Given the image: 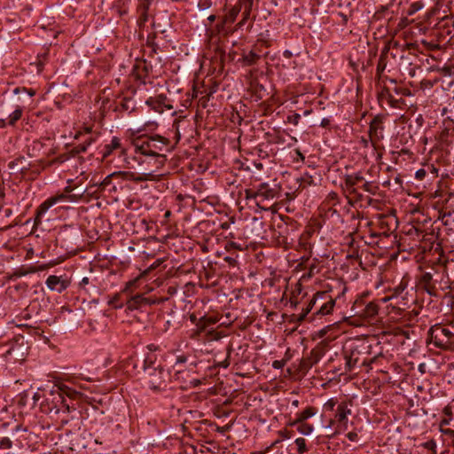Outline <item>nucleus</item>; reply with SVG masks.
Here are the masks:
<instances>
[{
  "label": "nucleus",
  "instance_id": "f257e3e1",
  "mask_svg": "<svg viewBox=\"0 0 454 454\" xmlns=\"http://www.w3.org/2000/svg\"><path fill=\"white\" fill-rule=\"evenodd\" d=\"M169 140L159 135L152 137L138 136L133 140L136 153L154 159L157 168H161L166 161V155L162 153L168 151Z\"/></svg>",
  "mask_w": 454,
  "mask_h": 454
},
{
  "label": "nucleus",
  "instance_id": "f03ea898",
  "mask_svg": "<svg viewBox=\"0 0 454 454\" xmlns=\"http://www.w3.org/2000/svg\"><path fill=\"white\" fill-rule=\"evenodd\" d=\"M370 346L364 340H353L344 348L346 360V371L351 372L360 362L362 365L366 364L362 356L369 353Z\"/></svg>",
  "mask_w": 454,
  "mask_h": 454
},
{
  "label": "nucleus",
  "instance_id": "7ed1b4c3",
  "mask_svg": "<svg viewBox=\"0 0 454 454\" xmlns=\"http://www.w3.org/2000/svg\"><path fill=\"white\" fill-rule=\"evenodd\" d=\"M431 342L442 349L454 350V333L441 325H433L430 330Z\"/></svg>",
  "mask_w": 454,
  "mask_h": 454
},
{
  "label": "nucleus",
  "instance_id": "20e7f679",
  "mask_svg": "<svg viewBox=\"0 0 454 454\" xmlns=\"http://www.w3.org/2000/svg\"><path fill=\"white\" fill-rule=\"evenodd\" d=\"M77 200V197L74 194L59 193L48 198L43 201L36 209V215L35 218V224L38 225L42 223V216L55 204L70 201L74 202Z\"/></svg>",
  "mask_w": 454,
  "mask_h": 454
},
{
  "label": "nucleus",
  "instance_id": "39448f33",
  "mask_svg": "<svg viewBox=\"0 0 454 454\" xmlns=\"http://www.w3.org/2000/svg\"><path fill=\"white\" fill-rule=\"evenodd\" d=\"M145 373L148 376V384L152 389L160 390L166 387L169 373L163 367L149 368V372Z\"/></svg>",
  "mask_w": 454,
  "mask_h": 454
},
{
  "label": "nucleus",
  "instance_id": "423d86ee",
  "mask_svg": "<svg viewBox=\"0 0 454 454\" xmlns=\"http://www.w3.org/2000/svg\"><path fill=\"white\" fill-rule=\"evenodd\" d=\"M384 116L381 114L376 115L370 122L369 126V137L370 143L372 145L376 148L379 142H380L383 137V126Z\"/></svg>",
  "mask_w": 454,
  "mask_h": 454
},
{
  "label": "nucleus",
  "instance_id": "0eeeda50",
  "mask_svg": "<svg viewBox=\"0 0 454 454\" xmlns=\"http://www.w3.org/2000/svg\"><path fill=\"white\" fill-rule=\"evenodd\" d=\"M58 394L59 398L60 399L61 403H63V412H69L70 411V406L67 403H65L64 396H68L70 398H76L80 393L76 390L71 388L70 387L65 385V384H58L54 386V389L51 390V394Z\"/></svg>",
  "mask_w": 454,
  "mask_h": 454
},
{
  "label": "nucleus",
  "instance_id": "6e6552de",
  "mask_svg": "<svg viewBox=\"0 0 454 454\" xmlns=\"http://www.w3.org/2000/svg\"><path fill=\"white\" fill-rule=\"evenodd\" d=\"M46 286L51 290L61 294L70 285V281L63 276L51 275L45 281Z\"/></svg>",
  "mask_w": 454,
  "mask_h": 454
},
{
  "label": "nucleus",
  "instance_id": "1a4fd4ad",
  "mask_svg": "<svg viewBox=\"0 0 454 454\" xmlns=\"http://www.w3.org/2000/svg\"><path fill=\"white\" fill-rule=\"evenodd\" d=\"M351 414V410L348 407L346 403H341L338 405L335 414V421L339 426L347 428L348 416ZM334 420H331V424H333Z\"/></svg>",
  "mask_w": 454,
  "mask_h": 454
},
{
  "label": "nucleus",
  "instance_id": "9d476101",
  "mask_svg": "<svg viewBox=\"0 0 454 454\" xmlns=\"http://www.w3.org/2000/svg\"><path fill=\"white\" fill-rule=\"evenodd\" d=\"M275 194V190L270 188L267 183L260 184L254 192V197H261L262 200L273 199Z\"/></svg>",
  "mask_w": 454,
  "mask_h": 454
},
{
  "label": "nucleus",
  "instance_id": "9b49d317",
  "mask_svg": "<svg viewBox=\"0 0 454 454\" xmlns=\"http://www.w3.org/2000/svg\"><path fill=\"white\" fill-rule=\"evenodd\" d=\"M218 322V318L215 316H203L199 318L196 324L198 333H202L207 329L210 325H213Z\"/></svg>",
  "mask_w": 454,
  "mask_h": 454
},
{
  "label": "nucleus",
  "instance_id": "f8f14e48",
  "mask_svg": "<svg viewBox=\"0 0 454 454\" xmlns=\"http://www.w3.org/2000/svg\"><path fill=\"white\" fill-rule=\"evenodd\" d=\"M400 44L397 42L390 43L388 46H385L382 51L377 65L378 73L383 72L386 68V54L392 49H397Z\"/></svg>",
  "mask_w": 454,
  "mask_h": 454
},
{
  "label": "nucleus",
  "instance_id": "ddd939ff",
  "mask_svg": "<svg viewBox=\"0 0 454 454\" xmlns=\"http://www.w3.org/2000/svg\"><path fill=\"white\" fill-rule=\"evenodd\" d=\"M117 149H121V153H125V149L122 147L120 138L114 137L110 144L105 145L103 157L106 158L113 153V151Z\"/></svg>",
  "mask_w": 454,
  "mask_h": 454
},
{
  "label": "nucleus",
  "instance_id": "4468645a",
  "mask_svg": "<svg viewBox=\"0 0 454 454\" xmlns=\"http://www.w3.org/2000/svg\"><path fill=\"white\" fill-rule=\"evenodd\" d=\"M327 296L326 292H317L314 297L310 300L308 307L306 308L305 311L300 316L299 320L302 321L305 319L308 313L313 309L315 304L317 302L318 300H325Z\"/></svg>",
  "mask_w": 454,
  "mask_h": 454
},
{
  "label": "nucleus",
  "instance_id": "2eb2a0df",
  "mask_svg": "<svg viewBox=\"0 0 454 454\" xmlns=\"http://www.w3.org/2000/svg\"><path fill=\"white\" fill-rule=\"evenodd\" d=\"M159 367L162 366L157 364V356L154 353H148L144 360L143 368L145 372H149V368L156 369Z\"/></svg>",
  "mask_w": 454,
  "mask_h": 454
},
{
  "label": "nucleus",
  "instance_id": "dca6fc26",
  "mask_svg": "<svg viewBox=\"0 0 454 454\" xmlns=\"http://www.w3.org/2000/svg\"><path fill=\"white\" fill-rule=\"evenodd\" d=\"M148 303V299L144 297L141 294H137L133 297H131L128 301V308L129 309H137L144 304Z\"/></svg>",
  "mask_w": 454,
  "mask_h": 454
},
{
  "label": "nucleus",
  "instance_id": "f3484780",
  "mask_svg": "<svg viewBox=\"0 0 454 454\" xmlns=\"http://www.w3.org/2000/svg\"><path fill=\"white\" fill-rule=\"evenodd\" d=\"M326 298H329V300L320 305L318 310L317 311V314L321 315V316H326L333 311V309L335 306V300L333 299L328 294H327Z\"/></svg>",
  "mask_w": 454,
  "mask_h": 454
},
{
  "label": "nucleus",
  "instance_id": "a211bd4d",
  "mask_svg": "<svg viewBox=\"0 0 454 454\" xmlns=\"http://www.w3.org/2000/svg\"><path fill=\"white\" fill-rule=\"evenodd\" d=\"M128 175H129V173H128V172H121V171H117V172H114L112 174H109L100 183L99 186H101L103 189H106L107 186H109L112 184V181H113L114 178L127 176Z\"/></svg>",
  "mask_w": 454,
  "mask_h": 454
},
{
  "label": "nucleus",
  "instance_id": "6ab92c4d",
  "mask_svg": "<svg viewBox=\"0 0 454 454\" xmlns=\"http://www.w3.org/2000/svg\"><path fill=\"white\" fill-rule=\"evenodd\" d=\"M146 105L149 106L153 110L157 113H163L164 111V104L162 102V98H150L146 100Z\"/></svg>",
  "mask_w": 454,
  "mask_h": 454
},
{
  "label": "nucleus",
  "instance_id": "aec40b11",
  "mask_svg": "<svg viewBox=\"0 0 454 454\" xmlns=\"http://www.w3.org/2000/svg\"><path fill=\"white\" fill-rule=\"evenodd\" d=\"M316 414V411L313 407H308L301 412L297 414L296 422H303L306 419L313 417Z\"/></svg>",
  "mask_w": 454,
  "mask_h": 454
},
{
  "label": "nucleus",
  "instance_id": "412c9836",
  "mask_svg": "<svg viewBox=\"0 0 454 454\" xmlns=\"http://www.w3.org/2000/svg\"><path fill=\"white\" fill-rule=\"evenodd\" d=\"M259 59L260 55L254 51H250L243 54V60L248 66L255 64Z\"/></svg>",
  "mask_w": 454,
  "mask_h": 454
},
{
  "label": "nucleus",
  "instance_id": "4be33fe9",
  "mask_svg": "<svg viewBox=\"0 0 454 454\" xmlns=\"http://www.w3.org/2000/svg\"><path fill=\"white\" fill-rule=\"evenodd\" d=\"M296 424H299L298 427H297V430L301 434H304V435H309L310 434L313 430H314V427L310 424H308V423H305L304 421L303 422H296L294 421L293 423V425H296Z\"/></svg>",
  "mask_w": 454,
  "mask_h": 454
},
{
  "label": "nucleus",
  "instance_id": "5701e85b",
  "mask_svg": "<svg viewBox=\"0 0 454 454\" xmlns=\"http://www.w3.org/2000/svg\"><path fill=\"white\" fill-rule=\"evenodd\" d=\"M363 180H364V177L360 173H356L354 175H348L346 178V184L351 188Z\"/></svg>",
  "mask_w": 454,
  "mask_h": 454
},
{
  "label": "nucleus",
  "instance_id": "b1692460",
  "mask_svg": "<svg viewBox=\"0 0 454 454\" xmlns=\"http://www.w3.org/2000/svg\"><path fill=\"white\" fill-rule=\"evenodd\" d=\"M379 307L373 302H369L364 309V314L366 317H374L378 313Z\"/></svg>",
  "mask_w": 454,
  "mask_h": 454
},
{
  "label": "nucleus",
  "instance_id": "393cba45",
  "mask_svg": "<svg viewBox=\"0 0 454 454\" xmlns=\"http://www.w3.org/2000/svg\"><path fill=\"white\" fill-rule=\"evenodd\" d=\"M22 116V108L18 107L8 117V124L14 125Z\"/></svg>",
  "mask_w": 454,
  "mask_h": 454
},
{
  "label": "nucleus",
  "instance_id": "a878e982",
  "mask_svg": "<svg viewBox=\"0 0 454 454\" xmlns=\"http://www.w3.org/2000/svg\"><path fill=\"white\" fill-rule=\"evenodd\" d=\"M295 444L297 445L298 454H303L304 452L307 451L308 449L304 438H297L295 440Z\"/></svg>",
  "mask_w": 454,
  "mask_h": 454
},
{
  "label": "nucleus",
  "instance_id": "bb28decb",
  "mask_svg": "<svg viewBox=\"0 0 454 454\" xmlns=\"http://www.w3.org/2000/svg\"><path fill=\"white\" fill-rule=\"evenodd\" d=\"M120 295L116 294L112 299L109 300L108 304L114 309H121L123 304L119 301Z\"/></svg>",
  "mask_w": 454,
  "mask_h": 454
},
{
  "label": "nucleus",
  "instance_id": "cd10ccee",
  "mask_svg": "<svg viewBox=\"0 0 454 454\" xmlns=\"http://www.w3.org/2000/svg\"><path fill=\"white\" fill-rule=\"evenodd\" d=\"M386 95V100L391 106H395L396 100L394 98L392 94L390 93V90L386 88L382 91V96Z\"/></svg>",
  "mask_w": 454,
  "mask_h": 454
},
{
  "label": "nucleus",
  "instance_id": "c85d7f7f",
  "mask_svg": "<svg viewBox=\"0 0 454 454\" xmlns=\"http://www.w3.org/2000/svg\"><path fill=\"white\" fill-rule=\"evenodd\" d=\"M225 249L227 251H231V249L242 250V247L239 243L229 241L225 245Z\"/></svg>",
  "mask_w": 454,
  "mask_h": 454
},
{
  "label": "nucleus",
  "instance_id": "c756f323",
  "mask_svg": "<svg viewBox=\"0 0 454 454\" xmlns=\"http://www.w3.org/2000/svg\"><path fill=\"white\" fill-rule=\"evenodd\" d=\"M46 269H47L46 265H40L39 267L30 266L26 270H27V274H33V273H35L37 271H43V270H44Z\"/></svg>",
  "mask_w": 454,
  "mask_h": 454
},
{
  "label": "nucleus",
  "instance_id": "7c9ffc66",
  "mask_svg": "<svg viewBox=\"0 0 454 454\" xmlns=\"http://www.w3.org/2000/svg\"><path fill=\"white\" fill-rule=\"evenodd\" d=\"M301 120V115L299 114H294L292 115H289L287 117V121L289 123H292L294 125H298L299 121Z\"/></svg>",
  "mask_w": 454,
  "mask_h": 454
},
{
  "label": "nucleus",
  "instance_id": "2f4dec72",
  "mask_svg": "<svg viewBox=\"0 0 454 454\" xmlns=\"http://www.w3.org/2000/svg\"><path fill=\"white\" fill-rule=\"evenodd\" d=\"M423 447L429 450H432L435 453L436 451V442L434 441V440H430V441H427L426 442H424L423 444Z\"/></svg>",
  "mask_w": 454,
  "mask_h": 454
},
{
  "label": "nucleus",
  "instance_id": "473e14b6",
  "mask_svg": "<svg viewBox=\"0 0 454 454\" xmlns=\"http://www.w3.org/2000/svg\"><path fill=\"white\" fill-rule=\"evenodd\" d=\"M20 92H27V93L28 94V96H29V97H33V96L35 94V90H27V89H26V88L17 87V88H15V89L13 90V93H14V94H19V93H20Z\"/></svg>",
  "mask_w": 454,
  "mask_h": 454
},
{
  "label": "nucleus",
  "instance_id": "72a5a7b5",
  "mask_svg": "<svg viewBox=\"0 0 454 454\" xmlns=\"http://www.w3.org/2000/svg\"><path fill=\"white\" fill-rule=\"evenodd\" d=\"M0 445L6 449L12 448V441L8 437H4L0 440Z\"/></svg>",
  "mask_w": 454,
  "mask_h": 454
},
{
  "label": "nucleus",
  "instance_id": "f704fd0d",
  "mask_svg": "<svg viewBox=\"0 0 454 454\" xmlns=\"http://www.w3.org/2000/svg\"><path fill=\"white\" fill-rule=\"evenodd\" d=\"M87 149H88L87 145H84L82 142L74 148V150L77 153H84L87 151Z\"/></svg>",
  "mask_w": 454,
  "mask_h": 454
},
{
  "label": "nucleus",
  "instance_id": "c9c22d12",
  "mask_svg": "<svg viewBox=\"0 0 454 454\" xmlns=\"http://www.w3.org/2000/svg\"><path fill=\"white\" fill-rule=\"evenodd\" d=\"M209 340H217L222 338V335L219 333L214 331H208Z\"/></svg>",
  "mask_w": 454,
  "mask_h": 454
},
{
  "label": "nucleus",
  "instance_id": "e433bc0d",
  "mask_svg": "<svg viewBox=\"0 0 454 454\" xmlns=\"http://www.w3.org/2000/svg\"><path fill=\"white\" fill-rule=\"evenodd\" d=\"M425 176H426V170L423 168L417 170L415 173V177L418 180H422Z\"/></svg>",
  "mask_w": 454,
  "mask_h": 454
},
{
  "label": "nucleus",
  "instance_id": "4c0bfd02",
  "mask_svg": "<svg viewBox=\"0 0 454 454\" xmlns=\"http://www.w3.org/2000/svg\"><path fill=\"white\" fill-rule=\"evenodd\" d=\"M96 137H93L92 135H90L88 137L84 138L82 143L84 145H87V147H89L94 141H95Z\"/></svg>",
  "mask_w": 454,
  "mask_h": 454
},
{
  "label": "nucleus",
  "instance_id": "58836bf2",
  "mask_svg": "<svg viewBox=\"0 0 454 454\" xmlns=\"http://www.w3.org/2000/svg\"><path fill=\"white\" fill-rule=\"evenodd\" d=\"M347 438L351 442H356L358 434L356 432H349L347 434Z\"/></svg>",
  "mask_w": 454,
  "mask_h": 454
},
{
  "label": "nucleus",
  "instance_id": "ea45409f",
  "mask_svg": "<svg viewBox=\"0 0 454 454\" xmlns=\"http://www.w3.org/2000/svg\"><path fill=\"white\" fill-rule=\"evenodd\" d=\"M285 365V362L282 360H276L273 362L272 366L275 369H281Z\"/></svg>",
  "mask_w": 454,
  "mask_h": 454
},
{
  "label": "nucleus",
  "instance_id": "a19ab883",
  "mask_svg": "<svg viewBox=\"0 0 454 454\" xmlns=\"http://www.w3.org/2000/svg\"><path fill=\"white\" fill-rule=\"evenodd\" d=\"M224 261H225L226 262H228V263H229L230 265H231V266H235V265H236V263H237L236 259H235V258H233V257H231V256H225V257H224Z\"/></svg>",
  "mask_w": 454,
  "mask_h": 454
},
{
  "label": "nucleus",
  "instance_id": "79ce46f5",
  "mask_svg": "<svg viewBox=\"0 0 454 454\" xmlns=\"http://www.w3.org/2000/svg\"><path fill=\"white\" fill-rule=\"evenodd\" d=\"M152 179H153L152 173L145 174V176H143V177L135 178V180H137V181H145V180H152Z\"/></svg>",
  "mask_w": 454,
  "mask_h": 454
},
{
  "label": "nucleus",
  "instance_id": "37998d69",
  "mask_svg": "<svg viewBox=\"0 0 454 454\" xmlns=\"http://www.w3.org/2000/svg\"><path fill=\"white\" fill-rule=\"evenodd\" d=\"M334 406H335V402H334L333 399L329 400V401L325 404V407L326 409L331 410V411H333V410L334 409Z\"/></svg>",
  "mask_w": 454,
  "mask_h": 454
},
{
  "label": "nucleus",
  "instance_id": "c03bdc74",
  "mask_svg": "<svg viewBox=\"0 0 454 454\" xmlns=\"http://www.w3.org/2000/svg\"><path fill=\"white\" fill-rule=\"evenodd\" d=\"M89 283H90V278L87 277H84L79 283V286L81 288H84Z\"/></svg>",
  "mask_w": 454,
  "mask_h": 454
},
{
  "label": "nucleus",
  "instance_id": "a18cd8bd",
  "mask_svg": "<svg viewBox=\"0 0 454 454\" xmlns=\"http://www.w3.org/2000/svg\"><path fill=\"white\" fill-rule=\"evenodd\" d=\"M145 127L143 128H137V129H130V132L131 134L134 136V135H138L140 132H142L143 130H145Z\"/></svg>",
  "mask_w": 454,
  "mask_h": 454
},
{
  "label": "nucleus",
  "instance_id": "49530a36",
  "mask_svg": "<svg viewBox=\"0 0 454 454\" xmlns=\"http://www.w3.org/2000/svg\"><path fill=\"white\" fill-rule=\"evenodd\" d=\"M372 184L369 183V182H365L364 184H363V188L366 191V192H372Z\"/></svg>",
  "mask_w": 454,
  "mask_h": 454
},
{
  "label": "nucleus",
  "instance_id": "de8ad7c7",
  "mask_svg": "<svg viewBox=\"0 0 454 454\" xmlns=\"http://www.w3.org/2000/svg\"><path fill=\"white\" fill-rule=\"evenodd\" d=\"M329 124H330V120L328 118H323L320 122V126L323 128L327 127Z\"/></svg>",
  "mask_w": 454,
  "mask_h": 454
},
{
  "label": "nucleus",
  "instance_id": "09e8293b",
  "mask_svg": "<svg viewBox=\"0 0 454 454\" xmlns=\"http://www.w3.org/2000/svg\"><path fill=\"white\" fill-rule=\"evenodd\" d=\"M15 275H16L17 277H23V276L27 275V270H26L20 269V270H17V271L15 272Z\"/></svg>",
  "mask_w": 454,
  "mask_h": 454
},
{
  "label": "nucleus",
  "instance_id": "8fccbe9b",
  "mask_svg": "<svg viewBox=\"0 0 454 454\" xmlns=\"http://www.w3.org/2000/svg\"><path fill=\"white\" fill-rule=\"evenodd\" d=\"M405 286H403L402 285L398 286L395 288V294H401L404 290Z\"/></svg>",
  "mask_w": 454,
  "mask_h": 454
},
{
  "label": "nucleus",
  "instance_id": "3c124183",
  "mask_svg": "<svg viewBox=\"0 0 454 454\" xmlns=\"http://www.w3.org/2000/svg\"><path fill=\"white\" fill-rule=\"evenodd\" d=\"M446 433L450 435L452 443L454 444V430L448 429Z\"/></svg>",
  "mask_w": 454,
  "mask_h": 454
},
{
  "label": "nucleus",
  "instance_id": "603ef678",
  "mask_svg": "<svg viewBox=\"0 0 454 454\" xmlns=\"http://www.w3.org/2000/svg\"><path fill=\"white\" fill-rule=\"evenodd\" d=\"M147 348L150 350L149 353H154L157 350V346L154 344H150L147 346Z\"/></svg>",
  "mask_w": 454,
  "mask_h": 454
},
{
  "label": "nucleus",
  "instance_id": "864d4df0",
  "mask_svg": "<svg viewBox=\"0 0 454 454\" xmlns=\"http://www.w3.org/2000/svg\"><path fill=\"white\" fill-rule=\"evenodd\" d=\"M72 192H73V188L71 186H67V187H65L63 193L70 194Z\"/></svg>",
  "mask_w": 454,
  "mask_h": 454
},
{
  "label": "nucleus",
  "instance_id": "5fc2aeb1",
  "mask_svg": "<svg viewBox=\"0 0 454 454\" xmlns=\"http://www.w3.org/2000/svg\"><path fill=\"white\" fill-rule=\"evenodd\" d=\"M190 320H191V322H192V323H193V324H195V325H196V324L198 323V321H199V319H197L196 316H195V315H193V314L190 316Z\"/></svg>",
  "mask_w": 454,
  "mask_h": 454
},
{
  "label": "nucleus",
  "instance_id": "6e6d98bb",
  "mask_svg": "<svg viewBox=\"0 0 454 454\" xmlns=\"http://www.w3.org/2000/svg\"><path fill=\"white\" fill-rule=\"evenodd\" d=\"M14 431L15 432H19V431H27L26 428H23L21 425H17L14 428Z\"/></svg>",
  "mask_w": 454,
  "mask_h": 454
},
{
  "label": "nucleus",
  "instance_id": "4d7b16f0",
  "mask_svg": "<svg viewBox=\"0 0 454 454\" xmlns=\"http://www.w3.org/2000/svg\"><path fill=\"white\" fill-rule=\"evenodd\" d=\"M245 14H246V16L244 17L243 20H242V21H240V22L238 24V26H239V27L244 24L245 20L247 19V16L248 15V11H246V12H245Z\"/></svg>",
  "mask_w": 454,
  "mask_h": 454
},
{
  "label": "nucleus",
  "instance_id": "13d9d810",
  "mask_svg": "<svg viewBox=\"0 0 454 454\" xmlns=\"http://www.w3.org/2000/svg\"><path fill=\"white\" fill-rule=\"evenodd\" d=\"M247 199H255L256 197H254V193H251L250 192H247Z\"/></svg>",
  "mask_w": 454,
  "mask_h": 454
},
{
  "label": "nucleus",
  "instance_id": "bf43d9fd",
  "mask_svg": "<svg viewBox=\"0 0 454 454\" xmlns=\"http://www.w3.org/2000/svg\"><path fill=\"white\" fill-rule=\"evenodd\" d=\"M281 435H282L283 438H289L290 437L288 432H286H286H281Z\"/></svg>",
  "mask_w": 454,
  "mask_h": 454
},
{
  "label": "nucleus",
  "instance_id": "052dcab7",
  "mask_svg": "<svg viewBox=\"0 0 454 454\" xmlns=\"http://www.w3.org/2000/svg\"><path fill=\"white\" fill-rule=\"evenodd\" d=\"M417 5H418V4H413V12H416L417 10L421 8V5H419V6H417Z\"/></svg>",
  "mask_w": 454,
  "mask_h": 454
},
{
  "label": "nucleus",
  "instance_id": "680f3d73",
  "mask_svg": "<svg viewBox=\"0 0 454 454\" xmlns=\"http://www.w3.org/2000/svg\"><path fill=\"white\" fill-rule=\"evenodd\" d=\"M402 90H402V89H400V88H396V87L395 88V92L397 95H398V94H401V93H402Z\"/></svg>",
  "mask_w": 454,
  "mask_h": 454
},
{
  "label": "nucleus",
  "instance_id": "e2e57ef3",
  "mask_svg": "<svg viewBox=\"0 0 454 454\" xmlns=\"http://www.w3.org/2000/svg\"><path fill=\"white\" fill-rule=\"evenodd\" d=\"M207 20H208L209 21H211V22H212V21H214V20H215V15H210V16L207 18Z\"/></svg>",
  "mask_w": 454,
  "mask_h": 454
},
{
  "label": "nucleus",
  "instance_id": "0e129e2a",
  "mask_svg": "<svg viewBox=\"0 0 454 454\" xmlns=\"http://www.w3.org/2000/svg\"><path fill=\"white\" fill-rule=\"evenodd\" d=\"M284 55H285V57H290L291 56V52L289 51H286L284 52Z\"/></svg>",
  "mask_w": 454,
  "mask_h": 454
},
{
  "label": "nucleus",
  "instance_id": "69168bd1",
  "mask_svg": "<svg viewBox=\"0 0 454 454\" xmlns=\"http://www.w3.org/2000/svg\"><path fill=\"white\" fill-rule=\"evenodd\" d=\"M5 215H6L7 216L11 215H12V210H11V209H6V210H5Z\"/></svg>",
  "mask_w": 454,
  "mask_h": 454
},
{
  "label": "nucleus",
  "instance_id": "338daca9",
  "mask_svg": "<svg viewBox=\"0 0 454 454\" xmlns=\"http://www.w3.org/2000/svg\"><path fill=\"white\" fill-rule=\"evenodd\" d=\"M292 404H293L294 406L297 407V406H298V404H299V401H298V400H294V401L292 403Z\"/></svg>",
  "mask_w": 454,
  "mask_h": 454
},
{
  "label": "nucleus",
  "instance_id": "774afa93",
  "mask_svg": "<svg viewBox=\"0 0 454 454\" xmlns=\"http://www.w3.org/2000/svg\"><path fill=\"white\" fill-rule=\"evenodd\" d=\"M404 46H405L406 48H408V49H411V48H412V47H413V44H412V43H406Z\"/></svg>",
  "mask_w": 454,
  "mask_h": 454
}]
</instances>
